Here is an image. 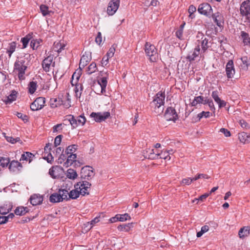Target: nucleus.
<instances>
[{
  "mask_svg": "<svg viewBox=\"0 0 250 250\" xmlns=\"http://www.w3.org/2000/svg\"><path fill=\"white\" fill-rule=\"evenodd\" d=\"M91 184L90 183L83 182H77L75 185V189L72 190L69 193V199H77L81 194L82 196L89 194V189Z\"/></svg>",
  "mask_w": 250,
  "mask_h": 250,
  "instance_id": "f257e3e1",
  "label": "nucleus"
},
{
  "mask_svg": "<svg viewBox=\"0 0 250 250\" xmlns=\"http://www.w3.org/2000/svg\"><path fill=\"white\" fill-rule=\"evenodd\" d=\"M196 37L198 39L196 42V46H199V48H201V57L204 58L205 53L211 46V40L209 41V39H208L201 32L198 33Z\"/></svg>",
  "mask_w": 250,
  "mask_h": 250,
  "instance_id": "f03ea898",
  "label": "nucleus"
},
{
  "mask_svg": "<svg viewBox=\"0 0 250 250\" xmlns=\"http://www.w3.org/2000/svg\"><path fill=\"white\" fill-rule=\"evenodd\" d=\"M27 65L25 59L22 58L16 60L14 63V70L18 72V78L21 81L25 79L24 75L25 70L27 68Z\"/></svg>",
  "mask_w": 250,
  "mask_h": 250,
  "instance_id": "7ed1b4c3",
  "label": "nucleus"
},
{
  "mask_svg": "<svg viewBox=\"0 0 250 250\" xmlns=\"http://www.w3.org/2000/svg\"><path fill=\"white\" fill-rule=\"evenodd\" d=\"M70 100L68 98H51L49 101L50 107L52 108H60L67 109L71 106Z\"/></svg>",
  "mask_w": 250,
  "mask_h": 250,
  "instance_id": "20e7f679",
  "label": "nucleus"
},
{
  "mask_svg": "<svg viewBox=\"0 0 250 250\" xmlns=\"http://www.w3.org/2000/svg\"><path fill=\"white\" fill-rule=\"evenodd\" d=\"M95 175V172L92 167L86 166L82 168L80 172L81 181L89 183L87 181L91 180Z\"/></svg>",
  "mask_w": 250,
  "mask_h": 250,
  "instance_id": "39448f33",
  "label": "nucleus"
},
{
  "mask_svg": "<svg viewBox=\"0 0 250 250\" xmlns=\"http://www.w3.org/2000/svg\"><path fill=\"white\" fill-rule=\"evenodd\" d=\"M145 52L146 55L149 57V60L151 62H155L158 59V54L155 46L150 43L146 42L145 44Z\"/></svg>",
  "mask_w": 250,
  "mask_h": 250,
  "instance_id": "423d86ee",
  "label": "nucleus"
},
{
  "mask_svg": "<svg viewBox=\"0 0 250 250\" xmlns=\"http://www.w3.org/2000/svg\"><path fill=\"white\" fill-rule=\"evenodd\" d=\"M165 92H159L155 96L152 102L150 103V106L154 109L159 108L163 106L164 109V105L165 103Z\"/></svg>",
  "mask_w": 250,
  "mask_h": 250,
  "instance_id": "0eeeda50",
  "label": "nucleus"
},
{
  "mask_svg": "<svg viewBox=\"0 0 250 250\" xmlns=\"http://www.w3.org/2000/svg\"><path fill=\"white\" fill-rule=\"evenodd\" d=\"M240 13L242 16L245 17L247 21L250 23V0L243 1L240 7Z\"/></svg>",
  "mask_w": 250,
  "mask_h": 250,
  "instance_id": "6e6552de",
  "label": "nucleus"
},
{
  "mask_svg": "<svg viewBox=\"0 0 250 250\" xmlns=\"http://www.w3.org/2000/svg\"><path fill=\"white\" fill-rule=\"evenodd\" d=\"M197 10L200 14L203 15L208 18L211 17L213 12L211 5L207 2L199 4Z\"/></svg>",
  "mask_w": 250,
  "mask_h": 250,
  "instance_id": "1a4fd4ad",
  "label": "nucleus"
},
{
  "mask_svg": "<svg viewBox=\"0 0 250 250\" xmlns=\"http://www.w3.org/2000/svg\"><path fill=\"white\" fill-rule=\"evenodd\" d=\"M120 0H111L107 8V13L109 16L113 15L118 10L120 5Z\"/></svg>",
  "mask_w": 250,
  "mask_h": 250,
  "instance_id": "9d476101",
  "label": "nucleus"
},
{
  "mask_svg": "<svg viewBox=\"0 0 250 250\" xmlns=\"http://www.w3.org/2000/svg\"><path fill=\"white\" fill-rule=\"evenodd\" d=\"M226 71L227 78L228 79L232 78L235 74V69L233 62L230 60L227 62L226 66Z\"/></svg>",
  "mask_w": 250,
  "mask_h": 250,
  "instance_id": "9b49d317",
  "label": "nucleus"
},
{
  "mask_svg": "<svg viewBox=\"0 0 250 250\" xmlns=\"http://www.w3.org/2000/svg\"><path fill=\"white\" fill-rule=\"evenodd\" d=\"M103 71L101 72V75L102 77L98 79V83L101 87V92L102 93L105 92V88L107 83V74L106 72L105 73V75L103 76Z\"/></svg>",
  "mask_w": 250,
  "mask_h": 250,
  "instance_id": "f8f14e48",
  "label": "nucleus"
},
{
  "mask_svg": "<svg viewBox=\"0 0 250 250\" xmlns=\"http://www.w3.org/2000/svg\"><path fill=\"white\" fill-rule=\"evenodd\" d=\"M91 59V53L90 52H85L81 58L79 67L80 68H83L88 62Z\"/></svg>",
  "mask_w": 250,
  "mask_h": 250,
  "instance_id": "ddd939ff",
  "label": "nucleus"
},
{
  "mask_svg": "<svg viewBox=\"0 0 250 250\" xmlns=\"http://www.w3.org/2000/svg\"><path fill=\"white\" fill-rule=\"evenodd\" d=\"M199 55L201 56V50L200 48H199V46H196L194 50L189 52L187 55L186 58L189 62L193 61L195 60ZM202 58V57H201Z\"/></svg>",
  "mask_w": 250,
  "mask_h": 250,
  "instance_id": "4468645a",
  "label": "nucleus"
},
{
  "mask_svg": "<svg viewBox=\"0 0 250 250\" xmlns=\"http://www.w3.org/2000/svg\"><path fill=\"white\" fill-rule=\"evenodd\" d=\"M53 56L50 55L45 58L42 62V66L43 70L46 72H49L51 65L54 66L55 62H53Z\"/></svg>",
  "mask_w": 250,
  "mask_h": 250,
  "instance_id": "2eb2a0df",
  "label": "nucleus"
},
{
  "mask_svg": "<svg viewBox=\"0 0 250 250\" xmlns=\"http://www.w3.org/2000/svg\"><path fill=\"white\" fill-rule=\"evenodd\" d=\"M91 116L94 118L96 122L100 123L108 118L110 116V113L108 112H105L102 114L101 113L93 112L91 114Z\"/></svg>",
  "mask_w": 250,
  "mask_h": 250,
  "instance_id": "dca6fc26",
  "label": "nucleus"
},
{
  "mask_svg": "<svg viewBox=\"0 0 250 250\" xmlns=\"http://www.w3.org/2000/svg\"><path fill=\"white\" fill-rule=\"evenodd\" d=\"M211 17L212 18L214 22L216 23L218 26L221 27L222 26V24L224 23V18L220 12H217L214 14L212 12Z\"/></svg>",
  "mask_w": 250,
  "mask_h": 250,
  "instance_id": "f3484780",
  "label": "nucleus"
},
{
  "mask_svg": "<svg viewBox=\"0 0 250 250\" xmlns=\"http://www.w3.org/2000/svg\"><path fill=\"white\" fill-rule=\"evenodd\" d=\"M211 96L216 104H218L219 108H222L226 105V103L219 97L217 90L212 91Z\"/></svg>",
  "mask_w": 250,
  "mask_h": 250,
  "instance_id": "a211bd4d",
  "label": "nucleus"
},
{
  "mask_svg": "<svg viewBox=\"0 0 250 250\" xmlns=\"http://www.w3.org/2000/svg\"><path fill=\"white\" fill-rule=\"evenodd\" d=\"M164 117L167 121H173L175 122L178 117V114L176 110H166Z\"/></svg>",
  "mask_w": 250,
  "mask_h": 250,
  "instance_id": "6ab92c4d",
  "label": "nucleus"
},
{
  "mask_svg": "<svg viewBox=\"0 0 250 250\" xmlns=\"http://www.w3.org/2000/svg\"><path fill=\"white\" fill-rule=\"evenodd\" d=\"M30 203L33 206H36L42 203L43 198L40 194H34L30 197Z\"/></svg>",
  "mask_w": 250,
  "mask_h": 250,
  "instance_id": "aec40b11",
  "label": "nucleus"
},
{
  "mask_svg": "<svg viewBox=\"0 0 250 250\" xmlns=\"http://www.w3.org/2000/svg\"><path fill=\"white\" fill-rule=\"evenodd\" d=\"M238 139L240 142L243 144L250 143V133L242 132L238 133Z\"/></svg>",
  "mask_w": 250,
  "mask_h": 250,
  "instance_id": "412c9836",
  "label": "nucleus"
},
{
  "mask_svg": "<svg viewBox=\"0 0 250 250\" xmlns=\"http://www.w3.org/2000/svg\"><path fill=\"white\" fill-rule=\"evenodd\" d=\"M18 93L15 90H12L10 94L3 100L6 104H9L15 101L17 97Z\"/></svg>",
  "mask_w": 250,
  "mask_h": 250,
  "instance_id": "4be33fe9",
  "label": "nucleus"
},
{
  "mask_svg": "<svg viewBox=\"0 0 250 250\" xmlns=\"http://www.w3.org/2000/svg\"><path fill=\"white\" fill-rule=\"evenodd\" d=\"M144 153L145 157L149 159L154 160L159 158V153H156L154 149H148L146 151V153Z\"/></svg>",
  "mask_w": 250,
  "mask_h": 250,
  "instance_id": "5701e85b",
  "label": "nucleus"
},
{
  "mask_svg": "<svg viewBox=\"0 0 250 250\" xmlns=\"http://www.w3.org/2000/svg\"><path fill=\"white\" fill-rule=\"evenodd\" d=\"M22 167L21 163L18 161H12L10 163H9V169L11 171H16L17 170L18 171Z\"/></svg>",
  "mask_w": 250,
  "mask_h": 250,
  "instance_id": "b1692460",
  "label": "nucleus"
},
{
  "mask_svg": "<svg viewBox=\"0 0 250 250\" xmlns=\"http://www.w3.org/2000/svg\"><path fill=\"white\" fill-rule=\"evenodd\" d=\"M207 97H204L202 96L195 97L194 100L191 102L192 106H195L198 104H206V101Z\"/></svg>",
  "mask_w": 250,
  "mask_h": 250,
  "instance_id": "393cba45",
  "label": "nucleus"
},
{
  "mask_svg": "<svg viewBox=\"0 0 250 250\" xmlns=\"http://www.w3.org/2000/svg\"><path fill=\"white\" fill-rule=\"evenodd\" d=\"M77 155L76 154H71L66 157V160L63 163L64 167H67L72 165L73 163L76 161Z\"/></svg>",
  "mask_w": 250,
  "mask_h": 250,
  "instance_id": "a878e982",
  "label": "nucleus"
},
{
  "mask_svg": "<svg viewBox=\"0 0 250 250\" xmlns=\"http://www.w3.org/2000/svg\"><path fill=\"white\" fill-rule=\"evenodd\" d=\"M17 43L15 42H12L8 44L6 53L8 54L9 58H11L12 54L15 51Z\"/></svg>",
  "mask_w": 250,
  "mask_h": 250,
  "instance_id": "bb28decb",
  "label": "nucleus"
},
{
  "mask_svg": "<svg viewBox=\"0 0 250 250\" xmlns=\"http://www.w3.org/2000/svg\"><path fill=\"white\" fill-rule=\"evenodd\" d=\"M34 157V155L31 152H25L21 155L20 161L25 160L30 163Z\"/></svg>",
  "mask_w": 250,
  "mask_h": 250,
  "instance_id": "cd10ccee",
  "label": "nucleus"
},
{
  "mask_svg": "<svg viewBox=\"0 0 250 250\" xmlns=\"http://www.w3.org/2000/svg\"><path fill=\"white\" fill-rule=\"evenodd\" d=\"M250 228L249 226H245L240 229L239 231V236L240 238H244L247 236L250 233Z\"/></svg>",
  "mask_w": 250,
  "mask_h": 250,
  "instance_id": "c85d7f7f",
  "label": "nucleus"
},
{
  "mask_svg": "<svg viewBox=\"0 0 250 250\" xmlns=\"http://www.w3.org/2000/svg\"><path fill=\"white\" fill-rule=\"evenodd\" d=\"M34 102H35V105L37 106V108L40 109L43 107L45 103V98L42 97L37 98Z\"/></svg>",
  "mask_w": 250,
  "mask_h": 250,
  "instance_id": "c756f323",
  "label": "nucleus"
},
{
  "mask_svg": "<svg viewBox=\"0 0 250 250\" xmlns=\"http://www.w3.org/2000/svg\"><path fill=\"white\" fill-rule=\"evenodd\" d=\"M240 36L244 45H248L250 44V38L248 33L244 31H241L240 33Z\"/></svg>",
  "mask_w": 250,
  "mask_h": 250,
  "instance_id": "7c9ffc66",
  "label": "nucleus"
},
{
  "mask_svg": "<svg viewBox=\"0 0 250 250\" xmlns=\"http://www.w3.org/2000/svg\"><path fill=\"white\" fill-rule=\"evenodd\" d=\"M58 193L60 194V197L62 201L63 200H69V197L68 198L67 196L69 193L67 189V187H65V189H60Z\"/></svg>",
  "mask_w": 250,
  "mask_h": 250,
  "instance_id": "2f4dec72",
  "label": "nucleus"
},
{
  "mask_svg": "<svg viewBox=\"0 0 250 250\" xmlns=\"http://www.w3.org/2000/svg\"><path fill=\"white\" fill-rule=\"evenodd\" d=\"M28 211V208L27 207H18L14 211V213L17 215H24Z\"/></svg>",
  "mask_w": 250,
  "mask_h": 250,
  "instance_id": "473e14b6",
  "label": "nucleus"
},
{
  "mask_svg": "<svg viewBox=\"0 0 250 250\" xmlns=\"http://www.w3.org/2000/svg\"><path fill=\"white\" fill-rule=\"evenodd\" d=\"M49 201L50 202L53 203L62 202V201L60 197V194H59V193H54L53 194H52L50 196Z\"/></svg>",
  "mask_w": 250,
  "mask_h": 250,
  "instance_id": "72a5a7b5",
  "label": "nucleus"
},
{
  "mask_svg": "<svg viewBox=\"0 0 250 250\" xmlns=\"http://www.w3.org/2000/svg\"><path fill=\"white\" fill-rule=\"evenodd\" d=\"M133 227V224L128 223L127 224L120 225L118 227V229L120 231H124L128 232L130 230V229Z\"/></svg>",
  "mask_w": 250,
  "mask_h": 250,
  "instance_id": "f704fd0d",
  "label": "nucleus"
},
{
  "mask_svg": "<svg viewBox=\"0 0 250 250\" xmlns=\"http://www.w3.org/2000/svg\"><path fill=\"white\" fill-rule=\"evenodd\" d=\"M66 176L69 179L74 180L77 177L78 174L76 170L72 168H69L67 170Z\"/></svg>",
  "mask_w": 250,
  "mask_h": 250,
  "instance_id": "c9c22d12",
  "label": "nucleus"
},
{
  "mask_svg": "<svg viewBox=\"0 0 250 250\" xmlns=\"http://www.w3.org/2000/svg\"><path fill=\"white\" fill-rule=\"evenodd\" d=\"M67 120L72 125L73 128H75L78 126L79 123H77V120L75 119L73 116L69 115L67 116Z\"/></svg>",
  "mask_w": 250,
  "mask_h": 250,
  "instance_id": "e433bc0d",
  "label": "nucleus"
},
{
  "mask_svg": "<svg viewBox=\"0 0 250 250\" xmlns=\"http://www.w3.org/2000/svg\"><path fill=\"white\" fill-rule=\"evenodd\" d=\"M37 83L36 82H30L28 84V91L29 93L32 94L37 89Z\"/></svg>",
  "mask_w": 250,
  "mask_h": 250,
  "instance_id": "4c0bfd02",
  "label": "nucleus"
},
{
  "mask_svg": "<svg viewBox=\"0 0 250 250\" xmlns=\"http://www.w3.org/2000/svg\"><path fill=\"white\" fill-rule=\"evenodd\" d=\"M74 85H75L74 91L77 97H80L81 96L82 92L83 89V85L82 84L78 83H74Z\"/></svg>",
  "mask_w": 250,
  "mask_h": 250,
  "instance_id": "58836bf2",
  "label": "nucleus"
},
{
  "mask_svg": "<svg viewBox=\"0 0 250 250\" xmlns=\"http://www.w3.org/2000/svg\"><path fill=\"white\" fill-rule=\"evenodd\" d=\"M97 70L96 64L95 62H92L87 67L86 73L91 75Z\"/></svg>",
  "mask_w": 250,
  "mask_h": 250,
  "instance_id": "ea45409f",
  "label": "nucleus"
},
{
  "mask_svg": "<svg viewBox=\"0 0 250 250\" xmlns=\"http://www.w3.org/2000/svg\"><path fill=\"white\" fill-rule=\"evenodd\" d=\"M42 42V40L40 39L33 40L31 41L30 43V46L33 49H37L40 45V43Z\"/></svg>",
  "mask_w": 250,
  "mask_h": 250,
  "instance_id": "a19ab883",
  "label": "nucleus"
},
{
  "mask_svg": "<svg viewBox=\"0 0 250 250\" xmlns=\"http://www.w3.org/2000/svg\"><path fill=\"white\" fill-rule=\"evenodd\" d=\"M12 209V207L8 208L7 205H4L0 207V214L2 215H5L9 213Z\"/></svg>",
  "mask_w": 250,
  "mask_h": 250,
  "instance_id": "79ce46f5",
  "label": "nucleus"
},
{
  "mask_svg": "<svg viewBox=\"0 0 250 250\" xmlns=\"http://www.w3.org/2000/svg\"><path fill=\"white\" fill-rule=\"evenodd\" d=\"M41 12L43 16L49 14L50 11L48 10V7L45 5L42 4L40 7Z\"/></svg>",
  "mask_w": 250,
  "mask_h": 250,
  "instance_id": "37998d69",
  "label": "nucleus"
},
{
  "mask_svg": "<svg viewBox=\"0 0 250 250\" xmlns=\"http://www.w3.org/2000/svg\"><path fill=\"white\" fill-rule=\"evenodd\" d=\"M10 163L9 158L0 157V166L2 167H7Z\"/></svg>",
  "mask_w": 250,
  "mask_h": 250,
  "instance_id": "c03bdc74",
  "label": "nucleus"
},
{
  "mask_svg": "<svg viewBox=\"0 0 250 250\" xmlns=\"http://www.w3.org/2000/svg\"><path fill=\"white\" fill-rule=\"evenodd\" d=\"M117 216L119 217V221L121 222L131 219V217L128 213H125L124 214H117Z\"/></svg>",
  "mask_w": 250,
  "mask_h": 250,
  "instance_id": "a18cd8bd",
  "label": "nucleus"
},
{
  "mask_svg": "<svg viewBox=\"0 0 250 250\" xmlns=\"http://www.w3.org/2000/svg\"><path fill=\"white\" fill-rule=\"evenodd\" d=\"M77 146L75 145H72L68 146L65 150V153L67 154H70V155L73 154V153L77 149Z\"/></svg>",
  "mask_w": 250,
  "mask_h": 250,
  "instance_id": "49530a36",
  "label": "nucleus"
},
{
  "mask_svg": "<svg viewBox=\"0 0 250 250\" xmlns=\"http://www.w3.org/2000/svg\"><path fill=\"white\" fill-rule=\"evenodd\" d=\"M80 77V74L79 73V72L78 73L75 72L72 76L71 84L72 85H74V83H77L78 81L79 80Z\"/></svg>",
  "mask_w": 250,
  "mask_h": 250,
  "instance_id": "de8ad7c7",
  "label": "nucleus"
},
{
  "mask_svg": "<svg viewBox=\"0 0 250 250\" xmlns=\"http://www.w3.org/2000/svg\"><path fill=\"white\" fill-rule=\"evenodd\" d=\"M116 46L117 45L115 44L112 45V46L109 48L108 51L106 53L107 56L109 57L110 58H111L113 56L115 52V48Z\"/></svg>",
  "mask_w": 250,
  "mask_h": 250,
  "instance_id": "09e8293b",
  "label": "nucleus"
},
{
  "mask_svg": "<svg viewBox=\"0 0 250 250\" xmlns=\"http://www.w3.org/2000/svg\"><path fill=\"white\" fill-rule=\"evenodd\" d=\"M15 114L18 116V118L21 119L24 122L28 121V116L26 115H24L21 112H16Z\"/></svg>",
  "mask_w": 250,
  "mask_h": 250,
  "instance_id": "8fccbe9b",
  "label": "nucleus"
},
{
  "mask_svg": "<svg viewBox=\"0 0 250 250\" xmlns=\"http://www.w3.org/2000/svg\"><path fill=\"white\" fill-rule=\"evenodd\" d=\"M196 11V8L193 5H190L189 6L188 12L189 13V17L191 19L194 18V16L193 15V13Z\"/></svg>",
  "mask_w": 250,
  "mask_h": 250,
  "instance_id": "3c124183",
  "label": "nucleus"
},
{
  "mask_svg": "<svg viewBox=\"0 0 250 250\" xmlns=\"http://www.w3.org/2000/svg\"><path fill=\"white\" fill-rule=\"evenodd\" d=\"M77 123H79L78 124V125H84V124L85 123V122H86V118H85V117L83 115H80L79 116H78L77 117Z\"/></svg>",
  "mask_w": 250,
  "mask_h": 250,
  "instance_id": "603ef678",
  "label": "nucleus"
},
{
  "mask_svg": "<svg viewBox=\"0 0 250 250\" xmlns=\"http://www.w3.org/2000/svg\"><path fill=\"white\" fill-rule=\"evenodd\" d=\"M64 45L61 46V44L59 42H57L56 44L54 43V50L58 52H61L62 50L64 49Z\"/></svg>",
  "mask_w": 250,
  "mask_h": 250,
  "instance_id": "864d4df0",
  "label": "nucleus"
},
{
  "mask_svg": "<svg viewBox=\"0 0 250 250\" xmlns=\"http://www.w3.org/2000/svg\"><path fill=\"white\" fill-rule=\"evenodd\" d=\"M66 157L67 156L64 154H61L60 156H59V158L57 160L58 164H62L63 163H64L66 160Z\"/></svg>",
  "mask_w": 250,
  "mask_h": 250,
  "instance_id": "5fc2aeb1",
  "label": "nucleus"
},
{
  "mask_svg": "<svg viewBox=\"0 0 250 250\" xmlns=\"http://www.w3.org/2000/svg\"><path fill=\"white\" fill-rule=\"evenodd\" d=\"M62 135H59L56 137L54 140V146L55 147L59 146L61 143L62 139Z\"/></svg>",
  "mask_w": 250,
  "mask_h": 250,
  "instance_id": "6e6d98bb",
  "label": "nucleus"
},
{
  "mask_svg": "<svg viewBox=\"0 0 250 250\" xmlns=\"http://www.w3.org/2000/svg\"><path fill=\"white\" fill-rule=\"evenodd\" d=\"M46 154V156L44 154V159L46 160L48 163L51 164L54 160V158L50 152Z\"/></svg>",
  "mask_w": 250,
  "mask_h": 250,
  "instance_id": "4d7b16f0",
  "label": "nucleus"
},
{
  "mask_svg": "<svg viewBox=\"0 0 250 250\" xmlns=\"http://www.w3.org/2000/svg\"><path fill=\"white\" fill-rule=\"evenodd\" d=\"M205 103L206 104H208V106L209 107L210 109H215L214 104L213 103L212 100L211 99L208 98L207 97Z\"/></svg>",
  "mask_w": 250,
  "mask_h": 250,
  "instance_id": "13d9d810",
  "label": "nucleus"
},
{
  "mask_svg": "<svg viewBox=\"0 0 250 250\" xmlns=\"http://www.w3.org/2000/svg\"><path fill=\"white\" fill-rule=\"evenodd\" d=\"M239 123L242 128L246 129L249 128L250 126L248 124L245 120H240Z\"/></svg>",
  "mask_w": 250,
  "mask_h": 250,
  "instance_id": "bf43d9fd",
  "label": "nucleus"
},
{
  "mask_svg": "<svg viewBox=\"0 0 250 250\" xmlns=\"http://www.w3.org/2000/svg\"><path fill=\"white\" fill-rule=\"evenodd\" d=\"M95 42H96L99 44L100 45L102 42V37L101 33L99 32L98 33V34L95 38Z\"/></svg>",
  "mask_w": 250,
  "mask_h": 250,
  "instance_id": "052dcab7",
  "label": "nucleus"
},
{
  "mask_svg": "<svg viewBox=\"0 0 250 250\" xmlns=\"http://www.w3.org/2000/svg\"><path fill=\"white\" fill-rule=\"evenodd\" d=\"M57 169V167H52L49 169V173L51 176L53 178H56L57 175L55 174V171Z\"/></svg>",
  "mask_w": 250,
  "mask_h": 250,
  "instance_id": "680f3d73",
  "label": "nucleus"
},
{
  "mask_svg": "<svg viewBox=\"0 0 250 250\" xmlns=\"http://www.w3.org/2000/svg\"><path fill=\"white\" fill-rule=\"evenodd\" d=\"M205 116V111H203L201 113L198 114L197 116L194 118V122H198L200 120V119Z\"/></svg>",
  "mask_w": 250,
  "mask_h": 250,
  "instance_id": "e2e57ef3",
  "label": "nucleus"
},
{
  "mask_svg": "<svg viewBox=\"0 0 250 250\" xmlns=\"http://www.w3.org/2000/svg\"><path fill=\"white\" fill-rule=\"evenodd\" d=\"M160 158L164 159H168V154L167 152V150L162 151L161 153H159Z\"/></svg>",
  "mask_w": 250,
  "mask_h": 250,
  "instance_id": "0e129e2a",
  "label": "nucleus"
},
{
  "mask_svg": "<svg viewBox=\"0 0 250 250\" xmlns=\"http://www.w3.org/2000/svg\"><path fill=\"white\" fill-rule=\"evenodd\" d=\"M241 61L243 62V64L245 65V66L248 67L249 65H250V63L248 61V58L247 56H243L241 58Z\"/></svg>",
  "mask_w": 250,
  "mask_h": 250,
  "instance_id": "69168bd1",
  "label": "nucleus"
},
{
  "mask_svg": "<svg viewBox=\"0 0 250 250\" xmlns=\"http://www.w3.org/2000/svg\"><path fill=\"white\" fill-rule=\"evenodd\" d=\"M193 181V179L190 178H185L182 180V183L186 185H190Z\"/></svg>",
  "mask_w": 250,
  "mask_h": 250,
  "instance_id": "338daca9",
  "label": "nucleus"
},
{
  "mask_svg": "<svg viewBox=\"0 0 250 250\" xmlns=\"http://www.w3.org/2000/svg\"><path fill=\"white\" fill-rule=\"evenodd\" d=\"M183 30L182 29H178L175 33L176 37L179 39H182L183 38Z\"/></svg>",
  "mask_w": 250,
  "mask_h": 250,
  "instance_id": "774afa93",
  "label": "nucleus"
}]
</instances>
